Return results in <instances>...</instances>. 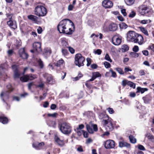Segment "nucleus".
<instances>
[{
	"label": "nucleus",
	"mask_w": 154,
	"mask_h": 154,
	"mask_svg": "<svg viewBox=\"0 0 154 154\" xmlns=\"http://www.w3.org/2000/svg\"><path fill=\"white\" fill-rule=\"evenodd\" d=\"M44 145V142L38 143L35 142L33 143L32 144L33 147L37 150H39L41 149L42 146Z\"/></svg>",
	"instance_id": "6ab92c4d"
},
{
	"label": "nucleus",
	"mask_w": 154,
	"mask_h": 154,
	"mask_svg": "<svg viewBox=\"0 0 154 154\" xmlns=\"http://www.w3.org/2000/svg\"><path fill=\"white\" fill-rule=\"evenodd\" d=\"M102 6L105 8H109L113 6V3L110 1L104 0L102 2Z\"/></svg>",
	"instance_id": "2eb2a0df"
},
{
	"label": "nucleus",
	"mask_w": 154,
	"mask_h": 154,
	"mask_svg": "<svg viewBox=\"0 0 154 154\" xmlns=\"http://www.w3.org/2000/svg\"><path fill=\"white\" fill-rule=\"evenodd\" d=\"M121 12L122 14L124 16H125L127 15V13L126 12L125 10V9H122L121 10Z\"/></svg>",
	"instance_id": "0e129e2a"
},
{
	"label": "nucleus",
	"mask_w": 154,
	"mask_h": 154,
	"mask_svg": "<svg viewBox=\"0 0 154 154\" xmlns=\"http://www.w3.org/2000/svg\"><path fill=\"white\" fill-rule=\"evenodd\" d=\"M100 119L103 120L102 123L106 130L111 131L113 129V125L112 124L113 120L109 117L108 115L103 113H101L99 116Z\"/></svg>",
	"instance_id": "f257e3e1"
},
{
	"label": "nucleus",
	"mask_w": 154,
	"mask_h": 154,
	"mask_svg": "<svg viewBox=\"0 0 154 154\" xmlns=\"http://www.w3.org/2000/svg\"><path fill=\"white\" fill-rule=\"evenodd\" d=\"M20 80L23 82H25L28 81L29 80H32L34 79H29V78H19Z\"/></svg>",
	"instance_id": "4c0bfd02"
},
{
	"label": "nucleus",
	"mask_w": 154,
	"mask_h": 154,
	"mask_svg": "<svg viewBox=\"0 0 154 154\" xmlns=\"http://www.w3.org/2000/svg\"><path fill=\"white\" fill-rule=\"evenodd\" d=\"M136 14L135 12L134 11H132L131 13H130L129 15V17L133 18L134 17Z\"/></svg>",
	"instance_id": "37998d69"
},
{
	"label": "nucleus",
	"mask_w": 154,
	"mask_h": 154,
	"mask_svg": "<svg viewBox=\"0 0 154 154\" xmlns=\"http://www.w3.org/2000/svg\"><path fill=\"white\" fill-rule=\"evenodd\" d=\"M55 140L56 142L60 146H63L64 145V143L63 141L60 140L58 137L56 136L55 137Z\"/></svg>",
	"instance_id": "b1692460"
},
{
	"label": "nucleus",
	"mask_w": 154,
	"mask_h": 154,
	"mask_svg": "<svg viewBox=\"0 0 154 154\" xmlns=\"http://www.w3.org/2000/svg\"><path fill=\"white\" fill-rule=\"evenodd\" d=\"M119 26L121 29H125L128 26L124 22L122 23L119 24Z\"/></svg>",
	"instance_id": "e433bc0d"
},
{
	"label": "nucleus",
	"mask_w": 154,
	"mask_h": 154,
	"mask_svg": "<svg viewBox=\"0 0 154 154\" xmlns=\"http://www.w3.org/2000/svg\"><path fill=\"white\" fill-rule=\"evenodd\" d=\"M12 68L13 69L15 75V77H18L19 74L17 70V66L16 65H14L12 66Z\"/></svg>",
	"instance_id": "412c9836"
},
{
	"label": "nucleus",
	"mask_w": 154,
	"mask_h": 154,
	"mask_svg": "<svg viewBox=\"0 0 154 154\" xmlns=\"http://www.w3.org/2000/svg\"><path fill=\"white\" fill-rule=\"evenodd\" d=\"M62 53L64 56H66L68 53V51L67 50L63 49L62 50Z\"/></svg>",
	"instance_id": "4d7b16f0"
},
{
	"label": "nucleus",
	"mask_w": 154,
	"mask_h": 154,
	"mask_svg": "<svg viewBox=\"0 0 154 154\" xmlns=\"http://www.w3.org/2000/svg\"><path fill=\"white\" fill-rule=\"evenodd\" d=\"M71 23V21L68 19H65L61 21L57 26V29L60 33H64L70 35L72 33L71 28H67V21Z\"/></svg>",
	"instance_id": "f03ea898"
},
{
	"label": "nucleus",
	"mask_w": 154,
	"mask_h": 154,
	"mask_svg": "<svg viewBox=\"0 0 154 154\" xmlns=\"http://www.w3.org/2000/svg\"><path fill=\"white\" fill-rule=\"evenodd\" d=\"M145 136L149 140L154 142V136H153L149 133H147Z\"/></svg>",
	"instance_id": "a878e982"
},
{
	"label": "nucleus",
	"mask_w": 154,
	"mask_h": 154,
	"mask_svg": "<svg viewBox=\"0 0 154 154\" xmlns=\"http://www.w3.org/2000/svg\"><path fill=\"white\" fill-rule=\"evenodd\" d=\"M151 21L150 20H144L141 21L140 23L143 24H146L148 23H150Z\"/></svg>",
	"instance_id": "a19ab883"
},
{
	"label": "nucleus",
	"mask_w": 154,
	"mask_h": 154,
	"mask_svg": "<svg viewBox=\"0 0 154 154\" xmlns=\"http://www.w3.org/2000/svg\"><path fill=\"white\" fill-rule=\"evenodd\" d=\"M85 61V58L81 54H78L75 55V63L76 65L80 67L84 65V62Z\"/></svg>",
	"instance_id": "423d86ee"
},
{
	"label": "nucleus",
	"mask_w": 154,
	"mask_h": 154,
	"mask_svg": "<svg viewBox=\"0 0 154 154\" xmlns=\"http://www.w3.org/2000/svg\"><path fill=\"white\" fill-rule=\"evenodd\" d=\"M105 59L110 62H112V61L108 54H106L105 55Z\"/></svg>",
	"instance_id": "ea45409f"
},
{
	"label": "nucleus",
	"mask_w": 154,
	"mask_h": 154,
	"mask_svg": "<svg viewBox=\"0 0 154 154\" xmlns=\"http://www.w3.org/2000/svg\"><path fill=\"white\" fill-rule=\"evenodd\" d=\"M34 12L35 14L39 17H44L47 14V10L43 6L38 5L35 8Z\"/></svg>",
	"instance_id": "7ed1b4c3"
},
{
	"label": "nucleus",
	"mask_w": 154,
	"mask_h": 154,
	"mask_svg": "<svg viewBox=\"0 0 154 154\" xmlns=\"http://www.w3.org/2000/svg\"><path fill=\"white\" fill-rule=\"evenodd\" d=\"M59 128L60 131L65 134H69L71 132V127L70 124L66 122H63L59 125Z\"/></svg>",
	"instance_id": "20e7f679"
},
{
	"label": "nucleus",
	"mask_w": 154,
	"mask_h": 154,
	"mask_svg": "<svg viewBox=\"0 0 154 154\" xmlns=\"http://www.w3.org/2000/svg\"><path fill=\"white\" fill-rule=\"evenodd\" d=\"M102 51L100 49H97L95 51V53L97 54L98 55H100L101 54Z\"/></svg>",
	"instance_id": "680f3d73"
},
{
	"label": "nucleus",
	"mask_w": 154,
	"mask_h": 154,
	"mask_svg": "<svg viewBox=\"0 0 154 154\" xmlns=\"http://www.w3.org/2000/svg\"><path fill=\"white\" fill-rule=\"evenodd\" d=\"M68 48L69 51L71 54H73L74 53L75 50L73 48L70 47H68Z\"/></svg>",
	"instance_id": "6e6d98bb"
},
{
	"label": "nucleus",
	"mask_w": 154,
	"mask_h": 154,
	"mask_svg": "<svg viewBox=\"0 0 154 154\" xmlns=\"http://www.w3.org/2000/svg\"><path fill=\"white\" fill-rule=\"evenodd\" d=\"M104 65L105 67L106 68H109L111 67V64L108 62L105 61L104 63Z\"/></svg>",
	"instance_id": "de8ad7c7"
},
{
	"label": "nucleus",
	"mask_w": 154,
	"mask_h": 154,
	"mask_svg": "<svg viewBox=\"0 0 154 154\" xmlns=\"http://www.w3.org/2000/svg\"><path fill=\"white\" fill-rule=\"evenodd\" d=\"M138 11L142 15L147 14L148 13V8L145 5H142L139 7Z\"/></svg>",
	"instance_id": "4468645a"
},
{
	"label": "nucleus",
	"mask_w": 154,
	"mask_h": 154,
	"mask_svg": "<svg viewBox=\"0 0 154 154\" xmlns=\"http://www.w3.org/2000/svg\"><path fill=\"white\" fill-rule=\"evenodd\" d=\"M107 110L109 113L112 114L114 113V111L112 108H108L107 109Z\"/></svg>",
	"instance_id": "3c124183"
},
{
	"label": "nucleus",
	"mask_w": 154,
	"mask_h": 154,
	"mask_svg": "<svg viewBox=\"0 0 154 154\" xmlns=\"http://www.w3.org/2000/svg\"><path fill=\"white\" fill-rule=\"evenodd\" d=\"M134 1L135 0H125V2L128 5H133L134 3Z\"/></svg>",
	"instance_id": "2f4dec72"
},
{
	"label": "nucleus",
	"mask_w": 154,
	"mask_h": 154,
	"mask_svg": "<svg viewBox=\"0 0 154 154\" xmlns=\"http://www.w3.org/2000/svg\"><path fill=\"white\" fill-rule=\"evenodd\" d=\"M129 81L127 80H123L122 81V84L123 86H125L127 85H128V83Z\"/></svg>",
	"instance_id": "13d9d810"
},
{
	"label": "nucleus",
	"mask_w": 154,
	"mask_h": 154,
	"mask_svg": "<svg viewBox=\"0 0 154 154\" xmlns=\"http://www.w3.org/2000/svg\"><path fill=\"white\" fill-rule=\"evenodd\" d=\"M142 99L145 103L147 104L149 103L151 101V97L150 96V95L148 94L143 97Z\"/></svg>",
	"instance_id": "aec40b11"
},
{
	"label": "nucleus",
	"mask_w": 154,
	"mask_h": 154,
	"mask_svg": "<svg viewBox=\"0 0 154 154\" xmlns=\"http://www.w3.org/2000/svg\"><path fill=\"white\" fill-rule=\"evenodd\" d=\"M84 127V126L83 124H81L79 125L78 127L76 128L77 130H80L83 129Z\"/></svg>",
	"instance_id": "bf43d9fd"
},
{
	"label": "nucleus",
	"mask_w": 154,
	"mask_h": 154,
	"mask_svg": "<svg viewBox=\"0 0 154 154\" xmlns=\"http://www.w3.org/2000/svg\"><path fill=\"white\" fill-rule=\"evenodd\" d=\"M61 42L63 46H66L67 45V42L65 40L64 38L62 39Z\"/></svg>",
	"instance_id": "5fc2aeb1"
},
{
	"label": "nucleus",
	"mask_w": 154,
	"mask_h": 154,
	"mask_svg": "<svg viewBox=\"0 0 154 154\" xmlns=\"http://www.w3.org/2000/svg\"><path fill=\"white\" fill-rule=\"evenodd\" d=\"M96 78H92L89 80L86 83H85V85L89 89L88 91L89 93H91L92 92V90H91V89L97 88L95 87H93L91 86L89 84H88V82L90 81H92L94 80Z\"/></svg>",
	"instance_id": "a211bd4d"
},
{
	"label": "nucleus",
	"mask_w": 154,
	"mask_h": 154,
	"mask_svg": "<svg viewBox=\"0 0 154 154\" xmlns=\"http://www.w3.org/2000/svg\"><path fill=\"white\" fill-rule=\"evenodd\" d=\"M137 33L133 31H129L128 32L127 34V40L134 42Z\"/></svg>",
	"instance_id": "f8f14e48"
},
{
	"label": "nucleus",
	"mask_w": 154,
	"mask_h": 154,
	"mask_svg": "<svg viewBox=\"0 0 154 154\" xmlns=\"http://www.w3.org/2000/svg\"><path fill=\"white\" fill-rule=\"evenodd\" d=\"M19 55L20 57L24 59H27L28 57V54L25 52L24 48H21L19 50Z\"/></svg>",
	"instance_id": "f3484780"
},
{
	"label": "nucleus",
	"mask_w": 154,
	"mask_h": 154,
	"mask_svg": "<svg viewBox=\"0 0 154 154\" xmlns=\"http://www.w3.org/2000/svg\"><path fill=\"white\" fill-rule=\"evenodd\" d=\"M122 37L119 35H114L112 39L113 44L116 45H119L121 42Z\"/></svg>",
	"instance_id": "1a4fd4ad"
},
{
	"label": "nucleus",
	"mask_w": 154,
	"mask_h": 154,
	"mask_svg": "<svg viewBox=\"0 0 154 154\" xmlns=\"http://www.w3.org/2000/svg\"><path fill=\"white\" fill-rule=\"evenodd\" d=\"M101 74L98 72H94L92 73V77H100Z\"/></svg>",
	"instance_id": "58836bf2"
},
{
	"label": "nucleus",
	"mask_w": 154,
	"mask_h": 154,
	"mask_svg": "<svg viewBox=\"0 0 154 154\" xmlns=\"http://www.w3.org/2000/svg\"><path fill=\"white\" fill-rule=\"evenodd\" d=\"M76 132L78 135L79 136H81L83 133L84 131L80 130H77Z\"/></svg>",
	"instance_id": "864d4df0"
},
{
	"label": "nucleus",
	"mask_w": 154,
	"mask_h": 154,
	"mask_svg": "<svg viewBox=\"0 0 154 154\" xmlns=\"http://www.w3.org/2000/svg\"><path fill=\"white\" fill-rule=\"evenodd\" d=\"M128 85L130 87H132L133 88H135V84L129 81Z\"/></svg>",
	"instance_id": "c03bdc74"
},
{
	"label": "nucleus",
	"mask_w": 154,
	"mask_h": 154,
	"mask_svg": "<svg viewBox=\"0 0 154 154\" xmlns=\"http://www.w3.org/2000/svg\"><path fill=\"white\" fill-rule=\"evenodd\" d=\"M139 28L140 30L145 35L147 36L149 34L146 28L143 27H140Z\"/></svg>",
	"instance_id": "c85d7f7f"
},
{
	"label": "nucleus",
	"mask_w": 154,
	"mask_h": 154,
	"mask_svg": "<svg viewBox=\"0 0 154 154\" xmlns=\"http://www.w3.org/2000/svg\"><path fill=\"white\" fill-rule=\"evenodd\" d=\"M48 116H51L52 117L55 118L58 115V114L57 113L55 112L53 114L49 113L48 114Z\"/></svg>",
	"instance_id": "49530a36"
},
{
	"label": "nucleus",
	"mask_w": 154,
	"mask_h": 154,
	"mask_svg": "<svg viewBox=\"0 0 154 154\" xmlns=\"http://www.w3.org/2000/svg\"><path fill=\"white\" fill-rule=\"evenodd\" d=\"M7 91L4 92H2L0 96L3 100L5 102V100L8 98V94L13 91L14 88L12 85L9 84L6 86Z\"/></svg>",
	"instance_id": "39448f33"
},
{
	"label": "nucleus",
	"mask_w": 154,
	"mask_h": 154,
	"mask_svg": "<svg viewBox=\"0 0 154 154\" xmlns=\"http://www.w3.org/2000/svg\"><path fill=\"white\" fill-rule=\"evenodd\" d=\"M137 91L136 93L140 92L141 94L143 93L145 91H148V89L146 88H142L140 87H137Z\"/></svg>",
	"instance_id": "5701e85b"
},
{
	"label": "nucleus",
	"mask_w": 154,
	"mask_h": 154,
	"mask_svg": "<svg viewBox=\"0 0 154 154\" xmlns=\"http://www.w3.org/2000/svg\"><path fill=\"white\" fill-rule=\"evenodd\" d=\"M119 146L120 147H127L130 146L129 144L127 143L124 140L120 141L119 142Z\"/></svg>",
	"instance_id": "4be33fe9"
},
{
	"label": "nucleus",
	"mask_w": 154,
	"mask_h": 154,
	"mask_svg": "<svg viewBox=\"0 0 154 154\" xmlns=\"http://www.w3.org/2000/svg\"><path fill=\"white\" fill-rule=\"evenodd\" d=\"M143 54L145 56H147L149 54V52L147 50H144L142 51Z\"/></svg>",
	"instance_id": "e2e57ef3"
},
{
	"label": "nucleus",
	"mask_w": 154,
	"mask_h": 154,
	"mask_svg": "<svg viewBox=\"0 0 154 154\" xmlns=\"http://www.w3.org/2000/svg\"><path fill=\"white\" fill-rule=\"evenodd\" d=\"M0 122H1L3 124H7L8 122V119L5 117L0 116Z\"/></svg>",
	"instance_id": "cd10ccee"
},
{
	"label": "nucleus",
	"mask_w": 154,
	"mask_h": 154,
	"mask_svg": "<svg viewBox=\"0 0 154 154\" xmlns=\"http://www.w3.org/2000/svg\"><path fill=\"white\" fill-rule=\"evenodd\" d=\"M133 42L135 43H138L140 45H142L144 43V39L143 36L137 33Z\"/></svg>",
	"instance_id": "ddd939ff"
},
{
	"label": "nucleus",
	"mask_w": 154,
	"mask_h": 154,
	"mask_svg": "<svg viewBox=\"0 0 154 154\" xmlns=\"http://www.w3.org/2000/svg\"><path fill=\"white\" fill-rule=\"evenodd\" d=\"M139 73L140 75L142 76L144 75L145 74V73L144 72V70H141L139 71Z\"/></svg>",
	"instance_id": "774afa93"
},
{
	"label": "nucleus",
	"mask_w": 154,
	"mask_h": 154,
	"mask_svg": "<svg viewBox=\"0 0 154 154\" xmlns=\"http://www.w3.org/2000/svg\"><path fill=\"white\" fill-rule=\"evenodd\" d=\"M38 64L39 66L41 68H42L44 67V64L43 62L41 60V59H39L38 61Z\"/></svg>",
	"instance_id": "79ce46f5"
},
{
	"label": "nucleus",
	"mask_w": 154,
	"mask_h": 154,
	"mask_svg": "<svg viewBox=\"0 0 154 154\" xmlns=\"http://www.w3.org/2000/svg\"><path fill=\"white\" fill-rule=\"evenodd\" d=\"M118 26L115 23H111L108 27L104 26L103 27V30L105 32L109 31H115L118 29Z\"/></svg>",
	"instance_id": "0eeeda50"
},
{
	"label": "nucleus",
	"mask_w": 154,
	"mask_h": 154,
	"mask_svg": "<svg viewBox=\"0 0 154 154\" xmlns=\"http://www.w3.org/2000/svg\"><path fill=\"white\" fill-rule=\"evenodd\" d=\"M74 6L72 5V4L69 5L68 7V9L69 11H70L72 10Z\"/></svg>",
	"instance_id": "052dcab7"
},
{
	"label": "nucleus",
	"mask_w": 154,
	"mask_h": 154,
	"mask_svg": "<svg viewBox=\"0 0 154 154\" xmlns=\"http://www.w3.org/2000/svg\"><path fill=\"white\" fill-rule=\"evenodd\" d=\"M5 69L0 67V76H4L7 75L5 73Z\"/></svg>",
	"instance_id": "f704fd0d"
},
{
	"label": "nucleus",
	"mask_w": 154,
	"mask_h": 154,
	"mask_svg": "<svg viewBox=\"0 0 154 154\" xmlns=\"http://www.w3.org/2000/svg\"><path fill=\"white\" fill-rule=\"evenodd\" d=\"M87 61V66H89L91 63V59L89 58H87L86 59Z\"/></svg>",
	"instance_id": "09e8293b"
},
{
	"label": "nucleus",
	"mask_w": 154,
	"mask_h": 154,
	"mask_svg": "<svg viewBox=\"0 0 154 154\" xmlns=\"http://www.w3.org/2000/svg\"><path fill=\"white\" fill-rule=\"evenodd\" d=\"M129 50V47L128 46L126 45H123L121 49V51L125 52Z\"/></svg>",
	"instance_id": "bb28decb"
},
{
	"label": "nucleus",
	"mask_w": 154,
	"mask_h": 154,
	"mask_svg": "<svg viewBox=\"0 0 154 154\" xmlns=\"http://www.w3.org/2000/svg\"><path fill=\"white\" fill-rule=\"evenodd\" d=\"M116 70L120 74H124V72L122 69L120 68H116Z\"/></svg>",
	"instance_id": "a18cd8bd"
},
{
	"label": "nucleus",
	"mask_w": 154,
	"mask_h": 154,
	"mask_svg": "<svg viewBox=\"0 0 154 154\" xmlns=\"http://www.w3.org/2000/svg\"><path fill=\"white\" fill-rule=\"evenodd\" d=\"M27 18L29 19L34 21H36L37 20V17L32 15H28L27 16Z\"/></svg>",
	"instance_id": "393cba45"
},
{
	"label": "nucleus",
	"mask_w": 154,
	"mask_h": 154,
	"mask_svg": "<svg viewBox=\"0 0 154 154\" xmlns=\"http://www.w3.org/2000/svg\"><path fill=\"white\" fill-rule=\"evenodd\" d=\"M64 62V60L63 59H61L57 62V63L55 64V66L57 67H60L62 65Z\"/></svg>",
	"instance_id": "c756f323"
},
{
	"label": "nucleus",
	"mask_w": 154,
	"mask_h": 154,
	"mask_svg": "<svg viewBox=\"0 0 154 154\" xmlns=\"http://www.w3.org/2000/svg\"><path fill=\"white\" fill-rule=\"evenodd\" d=\"M139 50V48L138 47L137 45H135L134 46L133 48V51L135 52H137Z\"/></svg>",
	"instance_id": "603ef678"
},
{
	"label": "nucleus",
	"mask_w": 154,
	"mask_h": 154,
	"mask_svg": "<svg viewBox=\"0 0 154 154\" xmlns=\"http://www.w3.org/2000/svg\"><path fill=\"white\" fill-rule=\"evenodd\" d=\"M86 128L89 133L92 134L94 131H97L98 130L97 126L96 125L86 124Z\"/></svg>",
	"instance_id": "9b49d317"
},
{
	"label": "nucleus",
	"mask_w": 154,
	"mask_h": 154,
	"mask_svg": "<svg viewBox=\"0 0 154 154\" xmlns=\"http://www.w3.org/2000/svg\"><path fill=\"white\" fill-rule=\"evenodd\" d=\"M42 31V28L41 27L39 26L37 29V32L38 33L41 34Z\"/></svg>",
	"instance_id": "338daca9"
},
{
	"label": "nucleus",
	"mask_w": 154,
	"mask_h": 154,
	"mask_svg": "<svg viewBox=\"0 0 154 154\" xmlns=\"http://www.w3.org/2000/svg\"><path fill=\"white\" fill-rule=\"evenodd\" d=\"M129 139L131 143H135L136 142V139L132 135H130L129 137Z\"/></svg>",
	"instance_id": "7c9ffc66"
},
{
	"label": "nucleus",
	"mask_w": 154,
	"mask_h": 154,
	"mask_svg": "<svg viewBox=\"0 0 154 154\" xmlns=\"http://www.w3.org/2000/svg\"><path fill=\"white\" fill-rule=\"evenodd\" d=\"M47 82L49 84H53L54 82V80L53 78H47Z\"/></svg>",
	"instance_id": "72a5a7b5"
},
{
	"label": "nucleus",
	"mask_w": 154,
	"mask_h": 154,
	"mask_svg": "<svg viewBox=\"0 0 154 154\" xmlns=\"http://www.w3.org/2000/svg\"><path fill=\"white\" fill-rule=\"evenodd\" d=\"M41 46V44L39 42H35L33 44V47L34 50L38 52L42 51Z\"/></svg>",
	"instance_id": "dca6fc26"
},
{
	"label": "nucleus",
	"mask_w": 154,
	"mask_h": 154,
	"mask_svg": "<svg viewBox=\"0 0 154 154\" xmlns=\"http://www.w3.org/2000/svg\"><path fill=\"white\" fill-rule=\"evenodd\" d=\"M115 146V142L112 140H109L104 143L105 147L106 149L113 148Z\"/></svg>",
	"instance_id": "9d476101"
},
{
	"label": "nucleus",
	"mask_w": 154,
	"mask_h": 154,
	"mask_svg": "<svg viewBox=\"0 0 154 154\" xmlns=\"http://www.w3.org/2000/svg\"><path fill=\"white\" fill-rule=\"evenodd\" d=\"M7 17L8 18L9 20L7 22L8 25L11 28L15 29L17 28L16 22L15 21H12V14H6Z\"/></svg>",
	"instance_id": "6e6552de"
},
{
	"label": "nucleus",
	"mask_w": 154,
	"mask_h": 154,
	"mask_svg": "<svg viewBox=\"0 0 154 154\" xmlns=\"http://www.w3.org/2000/svg\"><path fill=\"white\" fill-rule=\"evenodd\" d=\"M138 149L140 150H145V148L143 146L141 145H138Z\"/></svg>",
	"instance_id": "69168bd1"
},
{
	"label": "nucleus",
	"mask_w": 154,
	"mask_h": 154,
	"mask_svg": "<svg viewBox=\"0 0 154 154\" xmlns=\"http://www.w3.org/2000/svg\"><path fill=\"white\" fill-rule=\"evenodd\" d=\"M130 56L131 57L136 58L139 57V54L134 52H131L130 54Z\"/></svg>",
	"instance_id": "473e14b6"
},
{
	"label": "nucleus",
	"mask_w": 154,
	"mask_h": 154,
	"mask_svg": "<svg viewBox=\"0 0 154 154\" xmlns=\"http://www.w3.org/2000/svg\"><path fill=\"white\" fill-rule=\"evenodd\" d=\"M36 87L37 88H39L40 89H43L44 86V83L42 82H40L39 84L38 85H35Z\"/></svg>",
	"instance_id": "c9c22d12"
},
{
	"label": "nucleus",
	"mask_w": 154,
	"mask_h": 154,
	"mask_svg": "<svg viewBox=\"0 0 154 154\" xmlns=\"http://www.w3.org/2000/svg\"><path fill=\"white\" fill-rule=\"evenodd\" d=\"M45 53L50 54L51 53V50L50 48H47L45 49Z\"/></svg>",
	"instance_id": "8fccbe9b"
}]
</instances>
